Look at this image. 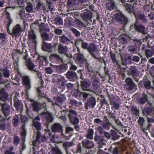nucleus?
Listing matches in <instances>:
<instances>
[{
	"label": "nucleus",
	"mask_w": 154,
	"mask_h": 154,
	"mask_svg": "<svg viewBox=\"0 0 154 154\" xmlns=\"http://www.w3.org/2000/svg\"><path fill=\"white\" fill-rule=\"evenodd\" d=\"M70 30L75 37H79L80 36V33L75 29L74 28H71L70 29Z\"/></svg>",
	"instance_id": "3c124183"
},
{
	"label": "nucleus",
	"mask_w": 154,
	"mask_h": 154,
	"mask_svg": "<svg viewBox=\"0 0 154 154\" xmlns=\"http://www.w3.org/2000/svg\"><path fill=\"white\" fill-rule=\"evenodd\" d=\"M80 41H81L82 42V43L81 44V47L84 50H87L88 47H89L88 44V43L84 42H83V40L82 39H77L75 40V44H77V42H79Z\"/></svg>",
	"instance_id": "2f4dec72"
},
{
	"label": "nucleus",
	"mask_w": 154,
	"mask_h": 154,
	"mask_svg": "<svg viewBox=\"0 0 154 154\" xmlns=\"http://www.w3.org/2000/svg\"><path fill=\"white\" fill-rule=\"evenodd\" d=\"M42 49L44 51H47L49 52H51L52 49V45L51 44H48L43 41Z\"/></svg>",
	"instance_id": "5701e85b"
},
{
	"label": "nucleus",
	"mask_w": 154,
	"mask_h": 154,
	"mask_svg": "<svg viewBox=\"0 0 154 154\" xmlns=\"http://www.w3.org/2000/svg\"><path fill=\"white\" fill-rule=\"evenodd\" d=\"M65 78L61 76H56L53 78L52 82H53L64 83Z\"/></svg>",
	"instance_id": "cd10ccee"
},
{
	"label": "nucleus",
	"mask_w": 154,
	"mask_h": 154,
	"mask_svg": "<svg viewBox=\"0 0 154 154\" xmlns=\"http://www.w3.org/2000/svg\"><path fill=\"white\" fill-rule=\"evenodd\" d=\"M56 92L60 93L65 89V83H57L56 85Z\"/></svg>",
	"instance_id": "aec40b11"
},
{
	"label": "nucleus",
	"mask_w": 154,
	"mask_h": 154,
	"mask_svg": "<svg viewBox=\"0 0 154 154\" xmlns=\"http://www.w3.org/2000/svg\"><path fill=\"white\" fill-rule=\"evenodd\" d=\"M56 24L58 25H61L63 24V21L62 19L60 17H56L54 19Z\"/></svg>",
	"instance_id": "603ef678"
},
{
	"label": "nucleus",
	"mask_w": 154,
	"mask_h": 154,
	"mask_svg": "<svg viewBox=\"0 0 154 154\" xmlns=\"http://www.w3.org/2000/svg\"><path fill=\"white\" fill-rule=\"evenodd\" d=\"M134 15L137 20V19H139L144 22H146L147 21L143 14L140 13L136 14L135 13Z\"/></svg>",
	"instance_id": "473e14b6"
},
{
	"label": "nucleus",
	"mask_w": 154,
	"mask_h": 154,
	"mask_svg": "<svg viewBox=\"0 0 154 154\" xmlns=\"http://www.w3.org/2000/svg\"><path fill=\"white\" fill-rule=\"evenodd\" d=\"M152 110L153 109L152 107H147L146 106L142 110V113L144 115L147 116L150 115Z\"/></svg>",
	"instance_id": "393cba45"
},
{
	"label": "nucleus",
	"mask_w": 154,
	"mask_h": 154,
	"mask_svg": "<svg viewBox=\"0 0 154 154\" xmlns=\"http://www.w3.org/2000/svg\"><path fill=\"white\" fill-rule=\"evenodd\" d=\"M112 105L113 106L111 108V109H113V108H114L116 109H118L120 107L119 104L116 102H115L113 103Z\"/></svg>",
	"instance_id": "338daca9"
},
{
	"label": "nucleus",
	"mask_w": 154,
	"mask_h": 154,
	"mask_svg": "<svg viewBox=\"0 0 154 154\" xmlns=\"http://www.w3.org/2000/svg\"><path fill=\"white\" fill-rule=\"evenodd\" d=\"M92 68H83L82 69H81L78 70V72L82 76L83 74L84 75L89 74L90 76H92L94 75L96 71H94Z\"/></svg>",
	"instance_id": "0eeeda50"
},
{
	"label": "nucleus",
	"mask_w": 154,
	"mask_h": 154,
	"mask_svg": "<svg viewBox=\"0 0 154 154\" xmlns=\"http://www.w3.org/2000/svg\"><path fill=\"white\" fill-rule=\"evenodd\" d=\"M94 134V130L93 129L89 128L88 129V134L86 136V137L88 139L92 140Z\"/></svg>",
	"instance_id": "4c0bfd02"
},
{
	"label": "nucleus",
	"mask_w": 154,
	"mask_h": 154,
	"mask_svg": "<svg viewBox=\"0 0 154 154\" xmlns=\"http://www.w3.org/2000/svg\"><path fill=\"white\" fill-rule=\"evenodd\" d=\"M32 109L34 112H38L39 111L42 109H45L46 106V103L44 102L41 103L39 102H34L32 103Z\"/></svg>",
	"instance_id": "39448f33"
},
{
	"label": "nucleus",
	"mask_w": 154,
	"mask_h": 154,
	"mask_svg": "<svg viewBox=\"0 0 154 154\" xmlns=\"http://www.w3.org/2000/svg\"><path fill=\"white\" fill-rule=\"evenodd\" d=\"M0 99L3 102L8 99V95L4 88H2L0 90Z\"/></svg>",
	"instance_id": "f3484780"
},
{
	"label": "nucleus",
	"mask_w": 154,
	"mask_h": 154,
	"mask_svg": "<svg viewBox=\"0 0 154 154\" xmlns=\"http://www.w3.org/2000/svg\"><path fill=\"white\" fill-rule=\"evenodd\" d=\"M63 145L66 153L67 154L68 153H69V148L70 147L74 146L75 145V144L72 141L71 142L65 141L63 143Z\"/></svg>",
	"instance_id": "412c9836"
},
{
	"label": "nucleus",
	"mask_w": 154,
	"mask_h": 154,
	"mask_svg": "<svg viewBox=\"0 0 154 154\" xmlns=\"http://www.w3.org/2000/svg\"><path fill=\"white\" fill-rule=\"evenodd\" d=\"M151 82L149 81H145L144 82V85L145 88L148 89H150L152 88L151 85Z\"/></svg>",
	"instance_id": "bf43d9fd"
},
{
	"label": "nucleus",
	"mask_w": 154,
	"mask_h": 154,
	"mask_svg": "<svg viewBox=\"0 0 154 154\" xmlns=\"http://www.w3.org/2000/svg\"><path fill=\"white\" fill-rule=\"evenodd\" d=\"M42 88V87L41 86L36 88V90L38 93V97H39L45 98L46 97V95L44 92H42L41 91Z\"/></svg>",
	"instance_id": "79ce46f5"
},
{
	"label": "nucleus",
	"mask_w": 154,
	"mask_h": 154,
	"mask_svg": "<svg viewBox=\"0 0 154 154\" xmlns=\"http://www.w3.org/2000/svg\"><path fill=\"white\" fill-rule=\"evenodd\" d=\"M14 106L17 111H21L23 108V105L21 101L19 100L18 98L15 96L14 99Z\"/></svg>",
	"instance_id": "1a4fd4ad"
},
{
	"label": "nucleus",
	"mask_w": 154,
	"mask_h": 154,
	"mask_svg": "<svg viewBox=\"0 0 154 154\" xmlns=\"http://www.w3.org/2000/svg\"><path fill=\"white\" fill-rule=\"evenodd\" d=\"M29 32L28 43L30 45L35 47L37 44L36 36L32 30H30Z\"/></svg>",
	"instance_id": "7ed1b4c3"
},
{
	"label": "nucleus",
	"mask_w": 154,
	"mask_h": 154,
	"mask_svg": "<svg viewBox=\"0 0 154 154\" xmlns=\"http://www.w3.org/2000/svg\"><path fill=\"white\" fill-rule=\"evenodd\" d=\"M129 72L130 75L135 76L138 75L139 73L136 68H131Z\"/></svg>",
	"instance_id": "de8ad7c7"
},
{
	"label": "nucleus",
	"mask_w": 154,
	"mask_h": 154,
	"mask_svg": "<svg viewBox=\"0 0 154 154\" xmlns=\"http://www.w3.org/2000/svg\"><path fill=\"white\" fill-rule=\"evenodd\" d=\"M42 37L43 41L50 40L49 37V35L47 33H43L42 35Z\"/></svg>",
	"instance_id": "0e129e2a"
},
{
	"label": "nucleus",
	"mask_w": 154,
	"mask_h": 154,
	"mask_svg": "<svg viewBox=\"0 0 154 154\" xmlns=\"http://www.w3.org/2000/svg\"><path fill=\"white\" fill-rule=\"evenodd\" d=\"M22 32V29L19 24H17L13 29L12 34L15 36H19Z\"/></svg>",
	"instance_id": "a211bd4d"
},
{
	"label": "nucleus",
	"mask_w": 154,
	"mask_h": 154,
	"mask_svg": "<svg viewBox=\"0 0 154 154\" xmlns=\"http://www.w3.org/2000/svg\"><path fill=\"white\" fill-rule=\"evenodd\" d=\"M51 130L53 132H61L63 131V128L60 123H55L52 126Z\"/></svg>",
	"instance_id": "6ab92c4d"
},
{
	"label": "nucleus",
	"mask_w": 154,
	"mask_h": 154,
	"mask_svg": "<svg viewBox=\"0 0 154 154\" xmlns=\"http://www.w3.org/2000/svg\"><path fill=\"white\" fill-rule=\"evenodd\" d=\"M52 154H62V153L58 148L56 147L53 148Z\"/></svg>",
	"instance_id": "13d9d810"
},
{
	"label": "nucleus",
	"mask_w": 154,
	"mask_h": 154,
	"mask_svg": "<svg viewBox=\"0 0 154 154\" xmlns=\"http://www.w3.org/2000/svg\"><path fill=\"white\" fill-rule=\"evenodd\" d=\"M33 125L38 131L40 130L42 128L41 124L38 121H34L33 122Z\"/></svg>",
	"instance_id": "72a5a7b5"
},
{
	"label": "nucleus",
	"mask_w": 154,
	"mask_h": 154,
	"mask_svg": "<svg viewBox=\"0 0 154 154\" xmlns=\"http://www.w3.org/2000/svg\"><path fill=\"white\" fill-rule=\"evenodd\" d=\"M65 97L62 94H61L57 97V102L59 103H62L65 100Z\"/></svg>",
	"instance_id": "6e6d98bb"
},
{
	"label": "nucleus",
	"mask_w": 154,
	"mask_h": 154,
	"mask_svg": "<svg viewBox=\"0 0 154 154\" xmlns=\"http://www.w3.org/2000/svg\"><path fill=\"white\" fill-rule=\"evenodd\" d=\"M96 99L92 96H90L87 99L86 102L85 103V108L88 109L89 108H93L96 105Z\"/></svg>",
	"instance_id": "20e7f679"
},
{
	"label": "nucleus",
	"mask_w": 154,
	"mask_h": 154,
	"mask_svg": "<svg viewBox=\"0 0 154 154\" xmlns=\"http://www.w3.org/2000/svg\"><path fill=\"white\" fill-rule=\"evenodd\" d=\"M50 60H56L58 61H63L62 58L57 54H51L50 57Z\"/></svg>",
	"instance_id": "ea45409f"
},
{
	"label": "nucleus",
	"mask_w": 154,
	"mask_h": 154,
	"mask_svg": "<svg viewBox=\"0 0 154 154\" xmlns=\"http://www.w3.org/2000/svg\"><path fill=\"white\" fill-rule=\"evenodd\" d=\"M81 86L84 91L88 90V88L91 85V82L89 80H83L80 82Z\"/></svg>",
	"instance_id": "dca6fc26"
},
{
	"label": "nucleus",
	"mask_w": 154,
	"mask_h": 154,
	"mask_svg": "<svg viewBox=\"0 0 154 154\" xmlns=\"http://www.w3.org/2000/svg\"><path fill=\"white\" fill-rule=\"evenodd\" d=\"M97 49L96 46L93 43L90 44L87 50L90 54L91 56L94 59H97L100 58L99 54L95 55L94 52Z\"/></svg>",
	"instance_id": "f03ea898"
},
{
	"label": "nucleus",
	"mask_w": 154,
	"mask_h": 154,
	"mask_svg": "<svg viewBox=\"0 0 154 154\" xmlns=\"http://www.w3.org/2000/svg\"><path fill=\"white\" fill-rule=\"evenodd\" d=\"M75 61L77 63H82L84 59V57L83 54L79 52L77 54H75Z\"/></svg>",
	"instance_id": "4be33fe9"
},
{
	"label": "nucleus",
	"mask_w": 154,
	"mask_h": 154,
	"mask_svg": "<svg viewBox=\"0 0 154 154\" xmlns=\"http://www.w3.org/2000/svg\"><path fill=\"white\" fill-rule=\"evenodd\" d=\"M31 71H33L37 74V78H40L41 77V72L38 70H37L36 68H27Z\"/></svg>",
	"instance_id": "8fccbe9b"
},
{
	"label": "nucleus",
	"mask_w": 154,
	"mask_h": 154,
	"mask_svg": "<svg viewBox=\"0 0 154 154\" xmlns=\"http://www.w3.org/2000/svg\"><path fill=\"white\" fill-rule=\"evenodd\" d=\"M109 116L110 118H112L113 119L115 120L116 118L117 114H116V111L114 110L113 112L112 111L109 112L108 113Z\"/></svg>",
	"instance_id": "680f3d73"
},
{
	"label": "nucleus",
	"mask_w": 154,
	"mask_h": 154,
	"mask_svg": "<svg viewBox=\"0 0 154 154\" xmlns=\"http://www.w3.org/2000/svg\"><path fill=\"white\" fill-rule=\"evenodd\" d=\"M82 18L85 20L87 19H90L92 17V14L90 11H86L82 14Z\"/></svg>",
	"instance_id": "a878e982"
},
{
	"label": "nucleus",
	"mask_w": 154,
	"mask_h": 154,
	"mask_svg": "<svg viewBox=\"0 0 154 154\" xmlns=\"http://www.w3.org/2000/svg\"><path fill=\"white\" fill-rule=\"evenodd\" d=\"M130 111L132 114L135 116H138L139 113V110L136 106H132L131 109Z\"/></svg>",
	"instance_id": "58836bf2"
},
{
	"label": "nucleus",
	"mask_w": 154,
	"mask_h": 154,
	"mask_svg": "<svg viewBox=\"0 0 154 154\" xmlns=\"http://www.w3.org/2000/svg\"><path fill=\"white\" fill-rule=\"evenodd\" d=\"M28 55L26 53H24V56L23 57L24 60H25V64L27 67H34L33 63L31 62V60L30 59H26Z\"/></svg>",
	"instance_id": "b1692460"
},
{
	"label": "nucleus",
	"mask_w": 154,
	"mask_h": 154,
	"mask_svg": "<svg viewBox=\"0 0 154 154\" xmlns=\"http://www.w3.org/2000/svg\"><path fill=\"white\" fill-rule=\"evenodd\" d=\"M6 17L8 20L7 22L8 23L7 24V28H8L12 23L13 20L11 18L10 14L8 12H6Z\"/></svg>",
	"instance_id": "49530a36"
},
{
	"label": "nucleus",
	"mask_w": 154,
	"mask_h": 154,
	"mask_svg": "<svg viewBox=\"0 0 154 154\" xmlns=\"http://www.w3.org/2000/svg\"><path fill=\"white\" fill-rule=\"evenodd\" d=\"M8 68H5V69H3V68H1L0 69V70L2 72L3 75L5 77L8 78L10 76L9 71L7 69Z\"/></svg>",
	"instance_id": "a19ab883"
},
{
	"label": "nucleus",
	"mask_w": 154,
	"mask_h": 154,
	"mask_svg": "<svg viewBox=\"0 0 154 154\" xmlns=\"http://www.w3.org/2000/svg\"><path fill=\"white\" fill-rule=\"evenodd\" d=\"M71 94L72 96L76 97L79 95L80 94L81 92L78 89H74L72 91Z\"/></svg>",
	"instance_id": "4d7b16f0"
},
{
	"label": "nucleus",
	"mask_w": 154,
	"mask_h": 154,
	"mask_svg": "<svg viewBox=\"0 0 154 154\" xmlns=\"http://www.w3.org/2000/svg\"><path fill=\"white\" fill-rule=\"evenodd\" d=\"M83 147L88 149H91L94 146V144L92 141H90L87 139L83 140L82 142Z\"/></svg>",
	"instance_id": "4468645a"
},
{
	"label": "nucleus",
	"mask_w": 154,
	"mask_h": 154,
	"mask_svg": "<svg viewBox=\"0 0 154 154\" xmlns=\"http://www.w3.org/2000/svg\"><path fill=\"white\" fill-rule=\"evenodd\" d=\"M13 124L15 127L17 126L18 124L19 119L17 118H14L12 120Z\"/></svg>",
	"instance_id": "69168bd1"
},
{
	"label": "nucleus",
	"mask_w": 154,
	"mask_h": 154,
	"mask_svg": "<svg viewBox=\"0 0 154 154\" xmlns=\"http://www.w3.org/2000/svg\"><path fill=\"white\" fill-rule=\"evenodd\" d=\"M123 4L126 9L129 13H133L134 15L135 13L134 11V7L133 5H129L126 2H124Z\"/></svg>",
	"instance_id": "c756f323"
},
{
	"label": "nucleus",
	"mask_w": 154,
	"mask_h": 154,
	"mask_svg": "<svg viewBox=\"0 0 154 154\" xmlns=\"http://www.w3.org/2000/svg\"><path fill=\"white\" fill-rule=\"evenodd\" d=\"M125 81L126 82V88L128 90H132L135 85L132 79L130 78H128L125 79Z\"/></svg>",
	"instance_id": "2eb2a0df"
},
{
	"label": "nucleus",
	"mask_w": 154,
	"mask_h": 154,
	"mask_svg": "<svg viewBox=\"0 0 154 154\" xmlns=\"http://www.w3.org/2000/svg\"><path fill=\"white\" fill-rule=\"evenodd\" d=\"M145 54L146 57L147 58L152 57L153 55L152 52L151 50L149 49L146 50L145 51Z\"/></svg>",
	"instance_id": "864d4df0"
},
{
	"label": "nucleus",
	"mask_w": 154,
	"mask_h": 154,
	"mask_svg": "<svg viewBox=\"0 0 154 154\" xmlns=\"http://www.w3.org/2000/svg\"><path fill=\"white\" fill-rule=\"evenodd\" d=\"M65 25L67 26H69L71 24V20L70 18H66L65 20Z\"/></svg>",
	"instance_id": "774afa93"
},
{
	"label": "nucleus",
	"mask_w": 154,
	"mask_h": 154,
	"mask_svg": "<svg viewBox=\"0 0 154 154\" xmlns=\"http://www.w3.org/2000/svg\"><path fill=\"white\" fill-rule=\"evenodd\" d=\"M26 11L28 12H33L34 11H33L32 4L30 2H27L26 4V6L25 8Z\"/></svg>",
	"instance_id": "e433bc0d"
},
{
	"label": "nucleus",
	"mask_w": 154,
	"mask_h": 154,
	"mask_svg": "<svg viewBox=\"0 0 154 154\" xmlns=\"http://www.w3.org/2000/svg\"><path fill=\"white\" fill-rule=\"evenodd\" d=\"M66 77L70 81L74 82L78 79L77 74L74 71H69L66 74Z\"/></svg>",
	"instance_id": "9b49d317"
},
{
	"label": "nucleus",
	"mask_w": 154,
	"mask_h": 154,
	"mask_svg": "<svg viewBox=\"0 0 154 154\" xmlns=\"http://www.w3.org/2000/svg\"><path fill=\"white\" fill-rule=\"evenodd\" d=\"M67 49L68 48L66 46H64L61 44H59L58 51L60 53H66L67 51Z\"/></svg>",
	"instance_id": "bb28decb"
},
{
	"label": "nucleus",
	"mask_w": 154,
	"mask_h": 154,
	"mask_svg": "<svg viewBox=\"0 0 154 154\" xmlns=\"http://www.w3.org/2000/svg\"><path fill=\"white\" fill-rule=\"evenodd\" d=\"M102 126L103 129L109 130L110 128V124L109 122H103L102 123Z\"/></svg>",
	"instance_id": "5fc2aeb1"
},
{
	"label": "nucleus",
	"mask_w": 154,
	"mask_h": 154,
	"mask_svg": "<svg viewBox=\"0 0 154 154\" xmlns=\"http://www.w3.org/2000/svg\"><path fill=\"white\" fill-rule=\"evenodd\" d=\"M104 129L101 126H98L97 128H96L97 131L100 135H103L104 133Z\"/></svg>",
	"instance_id": "052dcab7"
},
{
	"label": "nucleus",
	"mask_w": 154,
	"mask_h": 154,
	"mask_svg": "<svg viewBox=\"0 0 154 154\" xmlns=\"http://www.w3.org/2000/svg\"><path fill=\"white\" fill-rule=\"evenodd\" d=\"M7 34L5 33H0V47H5L7 44V41L8 38Z\"/></svg>",
	"instance_id": "f8f14e48"
},
{
	"label": "nucleus",
	"mask_w": 154,
	"mask_h": 154,
	"mask_svg": "<svg viewBox=\"0 0 154 154\" xmlns=\"http://www.w3.org/2000/svg\"><path fill=\"white\" fill-rule=\"evenodd\" d=\"M27 131L26 128L25 124H23L22 127V131L21 133V137L25 139L27 134Z\"/></svg>",
	"instance_id": "a18cd8bd"
},
{
	"label": "nucleus",
	"mask_w": 154,
	"mask_h": 154,
	"mask_svg": "<svg viewBox=\"0 0 154 154\" xmlns=\"http://www.w3.org/2000/svg\"><path fill=\"white\" fill-rule=\"evenodd\" d=\"M106 8L109 10H112L114 9L115 6L114 2L113 0L108 1L106 3Z\"/></svg>",
	"instance_id": "7c9ffc66"
},
{
	"label": "nucleus",
	"mask_w": 154,
	"mask_h": 154,
	"mask_svg": "<svg viewBox=\"0 0 154 154\" xmlns=\"http://www.w3.org/2000/svg\"><path fill=\"white\" fill-rule=\"evenodd\" d=\"M78 103L79 104H82V103L80 102H78L76 100L73 99H71L69 101V104L71 105L72 106H78Z\"/></svg>",
	"instance_id": "09e8293b"
},
{
	"label": "nucleus",
	"mask_w": 154,
	"mask_h": 154,
	"mask_svg": "<svg viewBox=\"0 0 154 154\" xmlns=\"http://www.w3.org/2000/svg\"><path fill=\"white\" fill-rule=\"evenodd\" d=\"M144 121L145 120L142 117H139L138 120V122L140 127H142L143 126Z\"/></svg>",
	"instance_id": "e2e57ef3"
},
{
	"label": "nucleus",
	"mask_w": 154,
	"mask_h": 154,
	"mask_svg": "<svg viewBox=\"0 0 154 154\" xmlns=\"http://www.w3.org/2000/svg\"><path fill=\"white\" fill-rule=\"evenodd\" d=\"M42 116L44 121L46 122L47 124L52 122L53 119L50 113L48 112H43L40 114Z\"/></svg>",
	"instance_id": "9d476101"
},
{
	"label": "nucleus",
	"mask_w": 154,
	"mask_h": 154,
	"mask_svg": "<svg viewBox=\"0 0 154 154\" xmlns=\"http://www.w3.org/2000/svg\"><path fill=\"white\" fill-rule=\"evenodd\" d=\"M1 111L5 117H8L11 112L10 108L9 105L6 103H0Z\"/></svg>",
	"instance_id": "423d86ee"
},
{
	"label": "nucleus",
	"mask_w": 154,
	"mask_h": 154,
	"mask_svg": "<svg viewBox=\"0 0 154 154\" xmlns=\"http://www.w3.org/2000/svg\"><path fill=\"white\" fill-rule=\"evenodd\" d=\"M60 41V42L62 43L66 44H68L69 42L70 41L69 40L66 36L64 35H63L61 36H59Z\"/></svg>",
	"instance_id": "c9c22d12"
},
{
	"label": "nucleus",
	"mask_w": 154,
	"mask_h": 154,
	"mask_svg": "<svg viewBox=\"0 0 154 154\" xmlns=\"http://www.w3.org/2000/svg\"><path fill=\"white\" fill-rule=\"evenodd\" d=\"M111 137L112 140H116L118 139L120 137V135L118 134L117 132L114 130H112L111 132Z\"/></svg>",
	"instance_id": "37998d69"
},
{
	"label": "nucleus",
	"mask_w": 154,
	"mask_h": 154,
	"mask_svg": "<svg viewBox=\"0 0 154 154\" xmlns=\"http://www.w3.org/2000/svg\"><path fill=\"white\" fill-rule=\"evenodd\" d=\"M116 20L119 23H122L127 21V18L122 14H117Z\"/></svg>",
	"instance_id": "c85d7f7f"
},
{
	"label": "nucleus",
	"mask_w": 154,
	"mask_h": 154,
	"mask_svg": "<svg viewBox=\"0 0 154 154\" xmlns=\"http://www.w3.org/2000/svg\"><path fill=\"white\" fill-rule=\"evenodd\" d=\"M133 27H134L136 31L142 33L143 34H146L145 31V27L142 25H137L135 24L134 25H131L130 26V30L131 31L132 28Z\"/></svg>",
	"instance_id": "ddd939ff"
},
{
	"label": "nucleus",
	"mask_w": 154,
	"mask_h": 154,
	"mask_svg": "<svg viewBox=\"0 0 154 154\" xmlns=\"http://www.w3.org/2000/svg\"><path fill=\"white\" fill-rule=\"evenodd\" d=\"M68 116L70 123L72 125L79 124V118L78 117L77 112L72 109L68 111Z\"/></svg>",
	"instance_id": "f257e3e1"
},
{
	"label": "nucleus",
	"mask_w": 154,
	"mask_h": 154,
	"mask_svg": "<svg viewBox=\"0 0 154 154\" xmlns=\"http://www.w3.org/2000/svg\"><path fill=\"white\" fill-rule=\"evenodd\" d=\"M147 100L148 98L147 96L145 94L143 97L138 99V101L140 104L143 105L147 102Z\"/></svg>",
	"instance_id": "c03bdc74"
},
{
	"label": "nucleus",
	"mask_w": 154,
	"mask_h": 154,
	"mask_svg": "<svg viewBox=\"0 0 154 154\" xmlns=\"http://www.w3.org/2000/svg\"><path fill=\"white\" fill-rule=\"evenodd\" d=\"M80 0H69L67 5L69 7H72L79 4Z\"/></svg>",
	"instance_id": "f704fd0d"
},
{
	"label": "nucleus",
	"mask_w": 154,
	"mask_h": 154,
	"mask_svg": "<svg viewBox=\"0 0 154 154\" xmlns=\"http://www.w3.org/2000/svg\"><path fill=\"white\" fill-rule=\"evenodd\" d=\"M22 78L23 84L25 86V90L27 93L31 88L30 79L28 76H22Z\"/></svg>",
	"instance_id": "6e6552de"
}]
</instances>
